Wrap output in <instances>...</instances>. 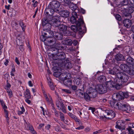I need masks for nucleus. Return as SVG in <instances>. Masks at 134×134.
<instances>
[{
	"instance_id": "obj_1",
	"label": "nucleus",
	"mask_w": 134,
	"mask_h": 134,
	"mask_svg": "<svg viewBox=\"0 0 134 134\" xmlns=\"http://www.w3.org/2000/svg\"><path fill=\"white\" fill-rule=\"evenodd\" d=\"M129 79L128 76L126 74L119 72L116 74V77H111L110 81H107V84L109 88H113L119 90L121 88V85L119 83L120 80L123 82H126Z\"/></svg>"
},
{
	"instance_id": "obj_2",
	"label": "nucleus",
	"mask_w": 134,
	"mask_h": 134,
	"mask_svg": "<svg viewBox=\"0 0 134 134\" xmlns=\"http://www.w3.org/2000/svg\"><path fill=\"white\" fill-rule=\"evenodd\" d=\"M126 62L128 65L122 64L120 66V68L130 75H134V59L129 56L126 59Z\"/></svg>"
},
{
	"instance_id": "obj_3",
	"label": "nucleus",
	"mask_w": 134,
	"mask_h": 134,
	"mask_svg": "<svg viewBox=\"0 0 134 134\" xmlns=\"http://www.w3.org/2000/svg\"><path fill=\"white\" fill-rule=\"evenodd\" d=\"M51 23L53 24V26H55L56 28L63 33L64 35L69 36L71 35L70 32L67 30V27L64 24H61L60 23L57 19H53Z\"/></svg>"
},
{
	"instance_id": "obj_4",
	"label": "nucleus",
	"mask_w": 134,
	"mask_h": 134,
	"mask_svg": "<svg viewBox=\"0 0 134 134\" xmlns=\"http://www.w3.org/2000/svg\"><path fill=\"white\" fill-rule=\"evenodd\" d=\"M72 16L70 18V21L72 24L75 23L77 26H82L84 24L83 17L77 15L75 11L72 12Z\"/></svg>"
},
{
	"instance_id": "obj_5",
	"label": "nucleus",
	"mask_w": 134,
	"mask_h": 134,
	"mask_svg": "<svg viewBox=\"0 0 134 134\" xmlns=\"http://www.w3.org/2000/svg\"><path fill=\"white\" fill-rule=\"evenodd\" d=\"M65 53L60 51V52L57 55H55L52 57L53 59L54 60H56V64L58 66V64H60L65 60L66 59Z\"/></svg>"
},
{
	"instance_id": "obj_6",
	"label": "nucleus",
	"mask_w": 134,
	"mask_h": 134,
	"mask_svg": "<svg viewBox=\"0 0 134 134\" xmlns=\"http://www.w3.org/2000/svg\"><path fill=\"white\" fill-rule=\"evenodd\" d=\"M52 19L51 20H48L47 17L44 18L42 20V25L44 27V29L45 30L50 29L51 26H53V24L51 23V21L53 20Z\"/></svg>"
},
{
	"instance_id": "obj_7",
	"label": "nucleus",
	"mask_w": 134,
	"mask_h": 134,
	"mask_svg": "<svg viewBox=\"0 0 134 134\" xmlns=\"http://www.w3.org/2000/svg\"><path fill=\"white\" fill-rule=\"evenodd\" d=\"M105 112L107 116H104L106 118L111 119L115 116V113L113 110L110 109H107L105 110Z\"/></svg>"
},
{
	"instance_id": "obj_8",
	"label": "nucleus",
	"mask_w": 134,
	"mask_h": 134,
	"mask_svg": "<svg viewBox=\"0 0 134 134\" xmlns=\"http://www.w3.org/2000/svg\"><path fill=\"white\" fill-rule=\"evenodd\" d=\"M73 64L69 62L68 58H66L64 61L60 64H58V66L60 67H66L68 68H71Z\"/></svg>"
},
{
	"instance_id": "obj_9",
	"label": "nucleus",
	"mask_w": 134,
	"mask_h": 134,
	"mask_svg": "<svg viewBox=\"0 0 134 134\" xmlns=\"http://www.w3.org/2000/svg\"><path fill=\"white\" fill-rule=\"evenodd\" d=\"M96 90L99 93L103 94L107 92V88L105 86L102 85H97L96 87Z\"/></svg>"
},
{
	"instance_id": "obj_10",
	"label": "nucleus",
	"mask_w": 134,
	"mask_h": 134,
	"mask_svg": "<svg viewBox=\"0 0 134 134\" xmlns=\"http://www.w3.org/2000/svg\"><path fill=\"white\" fill-rule=\"evenodd\" d=\"M55 10L52 9L51 7H48V8H46L45 10V13L46 17L48 18L49 16H55V15H53L55 13Z\"/></svg>"
},
{
	"instance_id": "obj_11",
	"label": "nucleus",
	"mask_w": 134,
	"mask_h": 134,
	"mask_svg": "<svg viewBox=\"0 0 134 134\" xmlns=\"http://www.w3.org/2000/svg\"><path fill=\"white\" fill-rule=\"evenodd\" d=\"M123 97V92H122L114 93L112 95V97L114 100L119 101L124 99Z\"/></svg>"
},
{
	"instance_id": "obj_12",
	"label": "nucleus",
	"mask_w": 134,
	"mask_h": 134,
	"mask_svg": "<svg viewBox=\"0 0 134 134\" xmlns=\"http://www.w3.org/2000/svg\"><path fill=\"white\" fill-rule=\"evenodd\" d=\"M56 66L54 67L53 68L54 72L53 75L55 77H58L59 78L60 74L61 72L60 71H61V69H62L60 68L59 66V67H57V66H58L57 65H56Z\"/></svg>"
},
{
	"instance_id": "obj_13",
	"label": "nucleus",
	"mask_w": 134,
	"mask_h": 134,
	"mask_svg": "<svg viewBox=\"0 0 134 134\" xmlns=\"http://www.w3.org/2000/svg\"><path fill=\"white\" fill-rule=\"evenodd\" d=\"M87 92L89 94L91 98H94L96 97L97 95V92L96 89L91 87L87 91Z\"/></svg>"
},
{
	"instance_id": "obj_14",
	"label": "nucleus",
	"mask_w": 134,
	"mask_h": 134,
	"mask_svg": "<svg viewBox=\"0 0 134 134\" xmlns=\"http://www.w3.org/2000/svg\"><path fill=\"white\" fill-rule=\"evenodd\" d=\"M60 6V4L59 2H56L55 1H53L51 2L48 7H51L54 10L56 11Z\"/></svg>"
},
{
	"instance_id": "obj_15",
	"label": "nucleus",
	"mask_w": 134,
	"mask_h": 134,
	"mask_svg": "<svg viewBox=\"0 0 134 134\" xmlns=\"http://www.w3.org/2000/svg\"><path fill=\"white\" fill-rule=\"evenodd\" d=\"M19 24L21 26L22 29L23 30V32L22 33V34H24V35L23 36V39H24L25 38V29L26 28V25L24 24L22 20H20L19 21Z\"/></svg>"
},
{
	"instance_id": "obj_16",
	"label": "nucleus",
	"mask_w": 134,
	"mask_h": 134,
	"mask_svg": "<svg viewBox=\"0 0 134 134\" xmlns=\"http://www.w3.org/2000/svg\"><path fill=\"white\" fill-rule=\"evenodd\" d=\"M124 122L120 120H118L116 122L115 127L119 129H123L124 128Z\"/></svg>"
},
{
	"instance_id": "obj_17",
	"label": "nucleus",
	"mask_w": 134,
	"mask_h": 134,
	"mask_svg": "<svg viewBox=\"0 0 134 134\" xmlns=\"http://www.w3.org/2000/svg\"><path fill=\"white\" fill-rule=\"evenodd\" d=\"M122 110L127 113H129L131 111V108L130 106L127 104H123Z\"/></svg>"
},
{
	"instance_id": "obj_18",
	"label": "nucleus",
	"mask_w": 134,
	"mask_h": 134,
	"mask_svg": "<svg viewBox=\"0 0 134 134\" xmlns=\"http://www.w3.org/2000/svg\"><path fill=\"white\" fill-rule=\"evenodd\" d=\"M52 37V36L55 37V38L58 40H61L63 38L62 34L58 32H53L51 35Z\"/></svg>"
},
{
	"instance_id": "obj_19",
	"label": "nucleus",
	"mask_w": 134,
	"mask_h": 134,
	"mask_svg": "<svg viewBox=\"0 0 134 134\" xmlns=\"http://www.w3.org/2000/svg\"><path fill=\"white\" fill-rule=\"evenodd\" d=\"M44 31H46V32H43L42 35L46 37L47 38H49L52 37L51 35L52 34L53 32L50 30V29L49 30H45L44 29Z\"/></svg>"
},
{
	"instance_id": "obj_20",
	"label": "nucleus",
	"mask_w": 134,
	"mask_h": 134,
	"mask_svg": "<svg viewBox=\"0 0 134 134\" xmlns=\"http://www.w3.org/2000/svg\"><path fill=\"white\" fill-rule=\"evenodd\" d=\"M123 23L124 26L127 28L130 27L132 24L131 21L129 19L124 20L123 21Z\"/></svg>"
},
{
	"instance_id": "obj_21",
	"label": "nucleus",
	"mask_w": 134,
	"mask_h": 134,
	"mask_svg": "<svg viewBox=\"0 0 134 134\" xmlns=\"http://www.w3.org/2000/svg\"><path fill=\"white\" fill-rule=\"evenodd\" d=\"M115 58L117 60H125L124 57L120 54H118L115 56Z\"/></svg>"
},
{
	"instance_id": "obj_22",
	"label": "nucleus",
	"mask_w": 134,
	"mask_h": 134,
	"mask_svg": "<svg viewBox=\"0 0 134 134\" xmlns=\"http://www.w3.org/2000/svg\"><path fill=\"white\" fill-rule=\"evenodd\" d=\"M75 83L78 86L79 89L81 88L83 90L84 89V86L83 85H82L81 84V82L80 80L78 79L75 82Z\"/></svg>"
},
{
	"instance_id": "obj_23",
	"label": "nucleus",
	"mask_w": 134,
	"mask_h": 134,
	"mask_svg": "<svg viewBox=\"0 0 134 134\" xmlns=\"http://www.w3.org/2000/svg\"><path fill=\"white\" fill-rule=\"evenodd\" d=\"M81 26H76L75 25H72L71 26V28L72 30L74 32H77L78 30V29H79V31L83 32V31L81 30Z\"/></svg>"
},
{
	"instance_id": "obj_24",
	"label": "nucleus",
	"mask_w": 134,
	"mask_h": 134,
	"mask_svg": "<svg viewBox=\"0 0 134 134\" xmlns=\"http://www.w3.org/2000/svg\"><path fill=\"white\" fill-rule=\"evenodd\" d=\"M26 129L28 130H30L32 133L33 134H37V133L34 130L32 126L30 125L27 124V125L25 126Z\"/></svg>"
},
{
	"instance_id": "obj_25",
	"label": "nucleus",
	"mask_w": 134,
	"mask_h": 134,
	"mask_svg": "<svg viewBox=\"0 0 134 134\" xmlns=\"http://www.w3.org/2000/svg\"><path fill=\"white\" fill-rule=\"evenodd\" d=\"M63 81L64 85L66 86L69 87L71 85L72 81L70 79H65Z\"/></svg>"
},
{
	"instance_id": "obj_26",
	"label": "nucleus",
	"mask_w": 134,
	"mask_h": 134,
	"mask_svg": "<svg viewBox=\"0 0 134 134\" xmlns=\"http://www.w3.org/2000/svg\"><path fill=\"white\" fill-rule=\"evenodd\" d=\"M24 95L26 98L30 99L31 97L30 92L28 89H26L24 92Z\"/></svg>"
},
{
	"instance_id": "obj_27",
	"label": "nucleus",
	"mask_w": 134,
	"mask_h": 134,
	"mask_svg": "<svg viewBox=\"0 0 134 134\" xmlns=\"http://www.w3.org/2000/svg\"><path fill=\"white\" fill-rule=\"evenodd\" d=\"M67 5H69V7L73 11H75L76 10V5L74 4L73 3L71 2Z\"/></svg>"
},
{
	"instance_id": "obj_28",
	"label": "nucleus",
	"mask_w": 134,
	"mask_h": 134,
	"mask_svg": "<svg viewBox=\"0 0 134 134\" xmlns=\"http://www.w3.org/2000/svg\"><path fill=\"white\" fill-rule=\"evenodd\" d=\"M56 104L57 107L59 108L64 105L60 99H58L56 100Z\"/></svg>"
},
{
	"instance_id": "obj_29",
	"label": "nucleus",
	"mask_w": 134,
	"mask_h": 134,
	"mask_svg": "<svg viewBox=\"0 0 134 134\" xmlns=\"http://www.w3.org/2000/svg\"><path fill=\"white\" fill-rule=\"evenodd\" d=\"M61 14L62 16L64 17H67L69 15V12L67 10H63Z\"/></svg>"
},
{
	"instance_id": "obj_30",
	"label": "nucleus",
	"mask_w": 134,
	"mask_h": 134,
	"mask_svg": "<svg viewBox=\"0 0 134 134\" xmlns=\"http://www.w3.org/2000/svg\"><path fill=\"white\" fill-rule=\"evenodd\" d=\"M123 105V104H121L120 102H117L115 109L122 110Z\"/></svg>"
},
{
	"instance_id": "obj_31",
	"label": "nucleus",
	"mask_w": 134,
	"mask_h": 134,
	"mask_svg": "<svg viewBox=\"0 0 134 134\" xmlns=\"http://www.w3.org/2000/svg\"><path fill=\"white\" fill-rule=\"evenodd\" d=\"M84 95L85 99L86 101H88L90 100L91 97H90L88 92L84 93Z\"/></svg>"
},
{
	"instance_id": "obj_32",
	"label": "nucleus",
	"mask_w": 134,
	"mask_h": 134,
	"mask_svg": "<svg viewBox=\"0 0 134 134\" xmlns=\"http://www.w3.org/2000/svg\"><path fill=\"white\" fill-rule=\"evenodd\" d=\"M60 49H58L55 48H53L52 49V51L53 53V54L55 55H57L58 53L60 52Z\"/></svg>"
},
{
	"instance_id": "obj_33",
	"label": "nucleus",
	"mask_w": 134,
	"mask_h": 134,
	"mask_svg": "<svg viewBox=\"0 0 134 134\" xmlns=\"http://www.w3.org/2000/svg\"><path fill=\"white\" fill-rule=\"evenodd\" d=\"M117 69H116L115 68L113 69L112 70H111L108 71V73L110 74L113 75H116L117 73H116V71Z\"/></svg>"
},
{
	"instance_id": "obj_34",
	"label": "nucleus",
	"mask_w": 134,
	"mask_h": 134,
	"mask_svg": "<svg viewBox=\"0 0 134 134\" xmlns=\"http://www.w3.org/2000/svg\"><path fill=\"white\" fill-rule=\"evenodd\" d=\"M121 5L122 6H127L128 4V1L127 0H123L120 2Z\"/></svg>"
},
{
	"instance_id": "obj_35",
	"label": "nucleus",
	"mask_w": 134,
	"mask_h": 134,
	"mask_svg": "<svg viewBox=\"0 0 134 134\" xmlns=\"http://www.w3.org/2000/svg\"><path fill=\"white\" fill-rule=\"evenodd\" d=\"M65 75H64V77H62V80H65V79H69L70 77V74L67 72H65Z\"/></svg>"
},
{
	"instance_id": "obj_36",
	"label": "nucleus",
	"mask_w": 134,
	"mask_h": 134,
	"mask_svg": "<svg viewBox=\"0 0 134 134\" xmlns=\"http://www.w3.org/2000/svg\"><path fill=\"white\" fill-rule=\"evenodd\" d=\"M117 102L114 101H111L110 102V106L113 108H115Z\"/></svg>"
},
{
	"instance_id": "obj_37",
	"label": "nucleus",
	"mask_w": 134,
	"mask_h": 134,
	"mask_svg": "<svg viewBox=\"0 0 134 134\" xmlns=\"http://www.w3.org/2000/svg\"><path fill=\"white\" fill-rule=\"evenodd\" d=\"M48 42L50 43V44L53 45L55 43L56 40L55 38H51L49 41H48Z\"/></svg>"
},
{
	"instance_id": "obj_38",
	"label": "nucleus",
	"mask_w": 134,
	"mask_h": 134,
	"mask_svg": "<svg viewBox=\"0 0 134 134\" xmlns=\"http://www.w3.org/2000/svg\"><path fill=\"white\" fill-rule=\"evenodd\" d=\"M59 110H62V111L64 113H66V110L65 107L64 106V104L60 108H58Z\"/></svg>"
},
{
	"instance_id": "obj_39",
	"label": "nucleus",
	"mask_w": 134,
	"mask_h": 134,
	"mask_svg": "<svg viewBox=\"0 0 134 134\" xmlns=\"http://www.w3.org/2000/svg\"><path fill=\"white\" fill-rule=\"evenodd\" d=\"M128 12L132 13L134 11V7L133 6H129L128 8Z\"/></svg>"
},
{
	"instance_id": "obj_40",
	"label": "nucleus",
	"mask_w": 134,
	"mask_h": 134,
	"mask_svg": "<svg viewBox=\"0 0 134 134\" xmlns=\"http://www.w3.org/2000/svg\"><path fill=\"white\" fill-rule=\"evenodd\" d=\"M66 44L71 45L72 43V40L71 39H68L65 40V41Z\"/></svg>"
},
{
	"instance_id": "obj_41",
	"label": "nucleus",
	"mask_w": 134,
	"mask_h": 134,
	"mask_svg": "<svg viewBox=\"0 0 134 134\" xmlns=\"http://www.w3.org/2000/svg\"><path fill=\"white\" fill-rule=\"evenodd\" d=\"M48 96L49 97V98H46L45 99L48 103V104H49L50 102H51L52 101V99L51 97L49 94H48Z\"/></svg>"
},
{
	"instance_id": "obj_42",
	"label": "nucleus",
	"mask_w": 134,
	"mask_h": 134,
	"mask_svg": "<svg viewBox=\"0 0 134 134\" xmlns=\"http://www.w3.org/2000/svg\"><path fill=\"white\" fill-rule=\"evenodd\" d=\"M59 113L60 118L61 119V120L63 121H64V114L61 112H60Z\"/></svg>"
},
{
	"instance_id": "obj_43",
	"label": "nucleus",
	"mask_w": 134,
	"mask_h": 134,
	"mask_svg": "<svg viewBox=\"0 0 134 134\" xmlns=\"http://www.w3.org/2000/svg\"><path fill=\"white\" fill-rule=\"evenodd\" d=\"M127 130L129 131L128 134H133L134 132L133 130L130 127H128L127 128Z\"/></svg>"
},
{
	"instance_id": "obj_44",
	"label": "nucleus",
	"mask_w": 134,
	"mask_h": 134,
	"mask_svg": "<svg viewBox=\"0 0 134 134\" xmlns=\"http://www.w3.org/2000/svg\"><path fill=\"white\" fill-rule=\"evenodd\" d=\"M62 91L63 92L67 93L70 94L71 93V91L69 90L66 89H62Z\"/></svg>"
},
{
	"instance_id": "obj_45",
	"label": "nucleus",
	"mask_w": 134,
	"mask_h": 134,
	"mask_svg": "<svg viewBox=\"0 0 134 134\" xmlns=\"http://www.w3.org/2000/svg\"><path fill=\"white\" fill-rule=\"evenodd\" d=\"M115 17L116 19L120 21L121 18L120 16L118 14H116L115 15Z\"/></svg>"
},
{
	"instance_id": "obj_46",
	"label": "nucleus",
	"mask_w": 134,
	"mask_h": 134,
	"mask_svg": "<svg viewBox=\"0 0 134 134\" xmlns=\"http://www.w3.org/2000/svg\"><path fill=\"white\" fill-rule=\"evenodd\" d=\"M78 88V86L75 85H72L71 87V89L74 91L76 90Z\"/></svg>"
},
{
	"instance_id": "obj_47",
	"label": "nucleus",
	"mask_w": 134,
	"mask_h": 134,
	"mask_svg": "<svg viewBox=\"0 0 134 134\" xmlns=\"http://www.w3.org/2000/svg\"><path fill=\"white\" fill-rule=\"evenodd\" d=\"M42 90L44 96L45 98V99L47 98H48V97L47 95L46 92L44 90V88L43 87H42Z\"/></svg>"
},
{
	"instance_id": "obj_48",
	"label": "nucleus",
	"mask_w": 134,
	"mask_h": 134,
	"mask_svg": "<svg viewBox=\"0 0 134 134\" xmlns=\"http://www.w3.org/2000/svg\"><path fill=\"white\" fill-rule=\"evenodd\" d=\"M124 15L127 18H130L131 17V13L129 12L127 13H124Z\"/></svg>"
},
{
	"instance_id": "obj_49",
	"label": "nucleus",
	"mask_w": 134,
	"mask_h": 134,
	"mask_svg": "<svg viewBox=\"0 0 134 134\" xmlns=\"http://www.w3.org/2000/svg\"><path fill=\"white\" fill-rule=\"evenodd\" d=\"M82 90V89L80 88V89H79V95L81 97H82L83 95V93L81 92V90Z\"/></svg>"
},
{
	"instance_id": "obj_50",
	"label": "nucleus",
	"mask_w": 134,
	"mask_h": 134,
	"mask_svg": "<svg viewBox=\"0 0 134 134\" xmlns=\"http://www.w3.org/2000/svg\"><path fill=\"white\" fill-rule=\"evenodd\" d=\"M46 37L42 35L41 37V39L42 41L44 42L46 41Z\"/></svg>"
},
{
	"instance_id": "obj_51",
	"label": "nucleus",
	"mask_w": 134,
	"mask_h": 134,
	"mask_svg": "<svg viewBox=\"0 0 134 134\" xmlns=\"http://www.w3.org/2000/svg\"><path fill=\"white\" fill-rule=\"evenodd\" d=\"M68 115L71 118L73 119L75 118V117L76 116L75 115L70 113H68Z\"/></svg>"
},
{
	"instance_id": "obj_52",
	"label": "nucleus",
	"mask_w": 134,
	"mask_h": 134,
	"mask_svg": "<svg viewBox=\"0 0 134 134\" xmlns=\"http://www.w3.org/2000/svg\"><path fill=\"white\" fill-rule=\"evenodd\" d=\"M105 77L104 76H101L99 77V79L101 81H102L105 80Z\"/></svg>"
},
{
	"instance_id": "obj_53",
	"label": "nucleus",
	"mask_w": 134,
	"mask_h": 134,
	"mask_svg": "<svg viewBox=\"0 0 134 134\" xmlns=\"http://www.w3.org/2000/svg\"><path fill=\"white\" fill-rule=\"evenodd\" d=\"M65 72H63L60 74V75L59 78H60L61 80H62V77H64V75H65Z\"/></svg>"
},
{
	"instance_id": "obj_54",
	"label": "nucleus",
	"mask_w": 134,
	"mask_h": 134,
	"mask_svg": "<svg viewBox=\"0 0 134 134\" xmlns=\"http://www.w3.org/2000/svg\"><path fill=\"white\" fill-rule=\"evenodd\" d=\"M3 48V46L2 45V44L0 43V55H1L2 53L3 52L2 51V49Z\"/></svg>"
},
{
	"instance_id": "obj_55",
	"label": "nucleus",
	"mask_w": 134,
	"mask_h": 134,
	"mask_svg": "<svg viewBox=\"0 0 134 134\" xmlns=\"http://www.w3.org/2000/svg\"><path fill=\"white\" fill-rule=\"evenodd\" d=\"M102 132V130H99L93 132V134H98Z\"/></svg>"
},
{
	"instance_id": "obj_56",
	"label": "nucleus",
	"mask_w": 134,
	"mask_h": 134,
	"mask_svg": "<svg viewBox=\"0 0 134 134\" xmlns=\"http://www.w3.org/2000/svg\"><path fill=\"white\" fill-rule=\"evenodd\" d=\"M128 93H126L123 92V99H124V98H127L128 97Z\"/></svg>"
},
{
	"instance_id": "obj_57",
	"label": "nucleus",
	"mask_w": 134,
	"mask_h": 134,
	"mask_svg": "<svg viewBox=\"0 0 134 134\" xmlns=\"http://www.w3.org/2000/svg\"><path fill=\"white\" fill-rule=\"evenodd\" d=\"M72 43L74 45L76 46L78 42L77 40H74L72 42Z\"/></svg>"
},
{
	"instance_id": "obj_58",
	"label": "nucleus",
	"mask_w": 134,
	"mask_h": 134,
	"mask_svg": "<svg viewBox=\"0 0 134 134\" xmlns=\"http://www.w3.org/2000/svg\"><path fill=\"white\" fill-rule=\"evenodd\" d=\"M74 119L76 122H80V120L78 119L76 116L75 117V118H74Z\"/></svg>"
},
{
	"instance_id": "obj_59",
	"label": "nucleus",
	"mask_w": 134,
	"mask_h": 134,
	"mask_svg": "<svg viewBox=\"0 0 134 134\" xmlns=\"http://www.w3.org/2000/svg\"><path fill=\"white\" fill-rule=\"evenodd\" d=\"M38 3L37 1H35L34 3L33 4V6L34 7H36Z\"/></svg>"
},
{
	"instance_id": "obj_60",
	"label": "nucleus",
	"mask_w": 134,
	"mask_h": 134,
	"mask_svg": "<svg viewBox=\"0 0 134 134\" xmlns=\"http://www.w3.org/2000/svg\"><path fill=\"white\" fill-rule=\"evenodd\" d=\"M15 61L16 63L18 64V65H19L20 64V62L18 59L16 57L15 58Z\"/></svg>"
},
{
	"instance_id": "obj_61",
	"label": "nucleus",
	"mask_w": 134,
	"mask_h": 134,
	"mask_svg": "<svg viewBox=\"0 0 134 134\" xmlns=\"http://www.w3.org/2000/svg\"><path fill=\"white\" fill-rule=\"evenodd\" d=\"M4 112L5 113V117L6 118L8 117V112L6 110H5Z\"/></svg>"
},
{
	"instance_id": "obj_62",
	"label": "nucleus",
	"mask_w": 134,
	"mask_h": 134,
	"mask_svg": "<svg viewBox=\"0 0 134 134\" xmlns=\"http://www.w3.org/2000/svg\"><path fill=\"white\" fill-rule=\"evenodd\" d=\"M52 111L53 113H54L56 111H57V110H56V109H55L54 106H53V105H52Z\"/></svg>"
},
{
	"instance_id": "obj_63",
	"label": "nucleus",
	"mask_w": 134,
	"mask_h": 134,
	"mask_svg": "<svg viewBox=\"0 0 134 134\" xmlns=\"http://www.w3.org/2000/svg\"><path fill=\"white\" fill-rule=\"evenodd\" d=\"M19 49L21 51L24 50L23 46V45H20L19 46Z\"/></svg>"
},
{
	"instance_id": "obj_64",
	"label": "nucleus",
	"mask_w": 134,
	"mask_h": 134,
	"mask_svg": "<svg viewBox=\"0 0 134 134\" xmlns=\"http://www.w3.org/2000/svg\"><path fill=\"white\" fill-rule=\"evenodd\" d=\"M29 99L26 98L25 99V102L28 103V104H30L31 103V101Z\"/></svg>"
}]
</instances>
